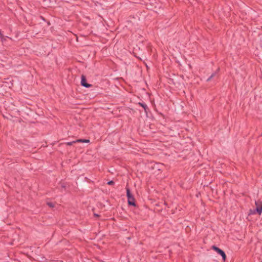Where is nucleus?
Listing matches in <instances>:
<instances>
[{
  "label": "nucleus",
  "mask_w": 262,
  "mask_h": 262,
  "mask_svg": "<svg viewBox=\"0 0 262 262\" xmlns=\"http://www.w3.org/2000/svg\"><path fill=\"white\" fill-rule=\"evenodd\" d=\"M126 190L128 206H132L134 207L137 206L135 199L131 193L130 189L128 187H126Z\"/></svg>",
  "instance_id": "1"
},
{
  "label": "nucleus",
  "mask_w": 262,
  "mask_h": 262,
  "mask_svg": "<svg viewBox=\"0 0 262 262\" xmlns=\"http://www.w3.org/2000/svg\"><path fill=\"white\" fill-rule=\"evenodd\" d=\"M255 204L256 208L254 210H250V211L253 214H258L260 215L262 213V201L258 200L255 201Z\"/></svg>",
  "instance_id": "2"
},
{
  "label": "nucleus",
  "mask_w": 262,
  "mask_h": 262,
  "mask_svg": "<svg viewBox=\"0 0 262 262\" xmlns=\"http://www.w3.org/2000/svg\"><path fill=\"white\" fill-rule=\"evenodd\" d=\"M211 249L216 252L219 254H220L222 256L223 260L225 261L227 258V256L225 252L223 250L219 248L215 245L212 246Z\"/></svg>",
  "instance_id": "3"
},
{
  "label": "nucleus",
  "mask_w": 262,
  "mask_h": 262,
  "mask_svg": "<svg viewBox=\"0 0 262 262\" xmlns=\"http://www.w3.org/2000/svg\"><path fill=\"white\" fill-rule=\"evenodd\" d=\"M81 85L86 88H89L92 86V85L87 82V80L85 76L82 75L81 77Z\"/></svg>",
  "instance_id": "4"
},
{
  "label": "nucleus",
  "mask_w": 262,
  "mask_h": 262,
  "mask_svg": "<svg viewBox=\"0 0 262 262\" xmlns=\"http://www.w3.org/2000/svg\"><path fill=\"white\" fill-rule=\"evenodd\" d=\"M138 104L144 108L146 113H147V111L149 110V108L147 105L144 102H139Z\"/></svg>",
  "instance_id": "5"
},
{
  "label": "nucleus",
  "mask_w": 262,
  "mask_h": 262,
  "mask_svg": "<svg viewBox=\"0 0 262 262\" xmlns=\"http://www.w3.org/2000/svg\"><path fill=\"white\" fill-rule=\"evenodd\" d=\"M76 143H89L90 142L89 139H79L76 140Z\"/></svg>",
  "instance_id": "6"
},
{
  "label": "nucleus",
  "mask_w": 262,
  "mask_h": 262,
  "mask_svg": "<svg viewBox=\"0 0 262 262\" xmlns=\"http://www.w3.org/2000/svg\"><path fill=\"white\" fill-rule=\"evenodd\" d=\"M220 70V69L219 68L216 71L214 72V73H213L210 76V77H209L206 80L207 81H209L211 80V79H212L214 76H215L217 72Z\"/></svg>",
  "instance_id": "7"
},
{
  "label": "nucleus",
  "mask_w": 262,
  "mask_h": 262,
  "mask_svg": "<svg viewBox=\"0 0 262 262\" xmlns=\"http://www.w3.org/2000/svg\"><path fill=\"white\" fill-rule=\"evenodd\" d=\"M47 204L51 208H54L55 206V204L53 202H47Z\"/></svg>",
  "instance_id": "8"
},
{
  "label": "nucleus",
  "mask_w": 262,
  "mask_h": 262,
  "mask_svg": "<svg viewBox=\"0 0 262 262\" xmlns=\"http://www.w3.org/2000/svg\"><path fill=\"white\" fill-rule=\"evenodd\" d=\"M76 143V140H75V141H72V142H67L66 144L67 145L71 146V145H72L74 143Z\"/></svg>",
  "instance_id": "9"
},
{
  "label": "nucleus",
  "mask_w": 262,
  "mask_h": 262,
  "mask_svg": "<svg viewBox=\"0 0 262 262\" xmlns=\"http://www.w3.org/2000/svg\"><path fill=\"white\" fill-rule=\"evenodd\" d=\"M114 184L115 182L113 180L110 181L107 183V184L108 185H113Z\"/></svg>",
  "instance_id": "10"
},
{
  "label": "nucleus",
  "mask_w": 262,
  "mask_h": 262,
  "mask_svg": "<svg viewBox=\"0 0 262 262\" xmlns=\"http://www.w3.org/2000/svg\"><path fill=\"white\" fill-rule=\"evenodd\" d=\"M61 187L63 188H66V184L64 183H62L61 184Z\"/></svg>",
  "instance_id": "11"
},
{
  "label": "nucleus",
  "mask_w": 262,
  "mask_h": 262,
  "mask_svg": "<svg viewBox=\"0 0 262 262\" xmlns=\"http://www.w3.org/2000/svg\"><path fill=\"white\" fill-rule=\"evenodd\" d=\"M94 216H96V217H99L100 216V215L99 214H96V213H94Z\"/></svg>",
  "instance_id": "12"
}]
</instances>
